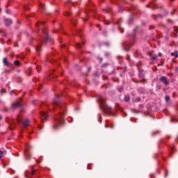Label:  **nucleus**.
<instances>
[{"instance_id": "obj_1", "label": "nucleus", "mask_w": 178, "mask_h": 178, "mask_svg": "<svg viewBox=\"0 0 178 178\" xmlns=\"http://www.w3.org/2000/svg\"><path fill=\"white\" fill-rule=\"evenodd\" d=\"M98 101L99 102L100 108H102L104 112H106V113L111 115V113H112V107L106 105V103H105L106 101L105 100V98L100 96L98 97Z\"/></svg>"}, {"instance_id": "obj_2", "label": "nucleus", "mask_w": 178, "mask_h": 178, "mask_svg": "<svg viewBox=\"0 0 178 178\" xmlns=\"http://www.w3.org/2000/svg\"><path fill=\"white\" fill-rule=\"evenodd\" d=\"M64 116L65 114L60 113L59 115L55 118V124L53 127L55 130H58L59 126H62V124L65 123Z\"/></svg>"}, {"instance_id": "obj_3", "label": "nucleus", "mask_w": 178, "mask_h": 178, "mask_svg": "<svg viewBox=\"0 0 178 178\" xmlns=\"http://www.w3.org/2000/svg\"><path fill=\"white\" fill-rule=\"evenodd\" d=\"M17 121L18 122V123H22L24 127H27V126L30 124V120L26 119L23 121V118L21 115L17 117Z\"/></svg>"}, {"instance_id": "obj_4", "label": "nucleus", "mask_w": 178, "mask_h": 178, "mask_svg": "<svg viewBox=\"0 0 178 178\" xmlns=\"http://www.w3.org/2000/svg\"><path fill=\"white\" fill-rule=\"evenodd\" d=\"M40 119L42 122H44V120H47L48 119V114L45 112H40Z\"/></svg>"}, {"instance_id": "obj_5", "label": "nucleus", "mask_w": 178, "mask_h": 178, "mask_svg": "<svg viewBox=\"0 0 178 178\" xmlns=\"http://www.w3.org/2000/svg\"><path fill=\"white\" fill-rule=\"evenodd\" d=\"M160 81L163 83L165 86H168V84H169V82L168 81V79L165 78V76H162L160 79Z\"/></svg>"}, {"instance_id": "obj_6", "label": "nucleus", "mask_w": 178, "mask_h": 178, "mask_svg": "<svg viewBox=\"0 0 178 178\" xmlns=\"http://www.w3.org/2000/svg\"><path fill=\"white\" fill-rule=\"evenodd\" d=\"M4 24H5V26H10V24H12V19H6L4 20Z\"/></svg>"}, {"instance_id": "obj_7", "label": "nucleus", "mask_w": 178, "mask_h": 178, "mask_svg": "<svg viewBox=\"0 0 178 178\" xmlns=\"http://www.w3.org/2000/svg\"><path fill=\"white\" fill-rule=\"evenodd\" d=\"M22 106V103L17 102L13 104V108H20Z\"/></svg>"}, {"instance_id": "obj_8", "label": "nucleus", "mask_w": 178, "mask_h": 178, "mask_svg": "<svg viewBox=\"0 0 178 178\" xmlns=\"http://www.w3.org/2000/svg\"><path fill=\"white\" fill-rule=\"evenodd\" d=\"M3 63L5 65V66H10V63L8 62V58L6 57L3 58Z\"/></svg>"}, {"instance_id": "obj_9", "label": "nucleus", "mask_w": 178, "mask_h": 178, "mask_svg": "<svg viewBox=\"0 0 178 178\" xmlns=\"http://www.w3.org/2000/svg\"><path fill=\"white\" fill-rule=\"evenodd\" d=\"M42 32L44 33V34L45 35L44 38V42H46V41L48 40V33H47L45 31V29H42Z\"/></svg>"}, {"instance_id": "obj_10", "label": "nucleus", "mask_w": 178, "mask_h": 178, "mask_svg": "<svg viewBox=\"0 0 178 178\" xmlns=\"http://www.w3.org/2000/svg\"><path fill=\"white\" fill-rule=\"evenodd\" d=\"M171 56H174L175 58H178L177 51H175L170 54Z\"/></svg>"}, {"instance_id": "obj_11", "label": "nucleus", "mask_w": 178, "mask_h": 178, "mask_svg": "<svg viewBox=\"0 0 178 178\" xmlns=\"http://www.w3.org/2000/svg\"><path fill=\"white\" fill-rule=\"evenodd\" d=\"M105 127H109L110 129H114L115 128V125H113V124H111V125H109L108 124V122H106V125H105Z\"/></svg>"}, {"instance_id": "obj_12", "label": "nucleus", "mask_w": 178, "mask_h": 178, "mask_svg": "<svg viewBox=\"0 0 178 178\" xmlns=\"http://www.w3.org/2000/svg\"><path fill=\"white\" fill-rule=\"evenodd\" d=\"M40 8L42 10H45V6L44 5V3H40Z\"/></svg>"}, {"instance_id": "obj_13", "label": "nucleus", "mask_w": 178, "mask_h": 178, "mask_svg": "<svg viewBox=\"0 0 178 178\" xmlns=\"http://www.w3.org/2000/svg\"><path fill=\"white\" fill-rule=\"evenodd\" d=\"M84 42H82V43H77L76 45V48H81V47H83V45H84Z\"/></svg>"}, {"instance_id": "obj_14", "label": "nucleus", "mask_w": 178, "mask_h": 178, "mask_svg": "<svg viewBox=\"0 0 178 178\" xmlns=\"http://www.w3.org/2000/svg\"><path fill=\"white\" fill-rule=\"evenodd\" d=\"M37 52H40L41 51V44H39L36 47Z\"/></svg>"}, {"instance_id": "obj_15", "label": "nucleus", "mask_w": 178, "mask_h": 178, "mask_svg": "<svg viewBox=\"0 0 178 178\" xmlns=\"http://www.w3.org/2000/svg\"><path fill=\"white\" fill-rule=\"evenodd\" d=\"M14 65H15V66H20V63L19 62V60H15V61L14 62Z\"/></svg>"}, {"instance_id": "obj_16", "label": "nucleus", "mask_w": 178, "mask_h": 178, "mask_svg": "<svg viewBox=\"0 0 178 178\" xmlns=\"http://www.w3.org/2000/svg\"><path fill=\"white\" fill-rule=\"evenodd\" d=\"M124 101H126L127 102H129V101H130V97L125 96L124 97Z\"/></svg>"}, {"instance_id": "obj_17", "label": "nucleus", "mask_w": 178, "mask_h": 178, "mask_svg": "<svg viewBox=\"0 0 178 178\" xmlns=\"http://www.w3.org/2000/svg\"><path fill=\"white\" fill-rule=\"evenodd\" d=\"M29 175H30L31 176H34V175H35V170H33L29 173Z\"/></svg>"}, {"instance_id": "obj_18", "label": "nucleus", "mask_w": 178, "mask_h": 178, "mask_svg": "<svg viewBox=\"0 0 178 178\" xmlns=\"http://www.w3.org/2000/svg\"><path fill=\"white\" fill-rule=\"evenodd\" d=\"M170 99V97H169V96H165V100L166 102H169Z\"/></svg>"}, {"instance_id": "obj_19", "label": "nucleus", "mask_w": 178, "mask_h": 178, "mask_svg": "<svg viewBox=\"0 0 178 178\" xmlns=\"http://www.w3.org/2000/svg\"><path fill=\"white\" fill-rule=\"evenodd\" d=\"M151 59H152V60H156L158 59V57L156 56H152Z\"/></svg>"}, {"instance_id": "obj_20", "label": "nucleus", "mask_w": 178, "mask_h": 178, "mask_svg": "<svg viewBox=\"0 0 178 178\" xmlns=\"http://www.w3.org/2000/svg\"><path fill=\"white\" fill-rule=\"evenodd\" d=\"M139 76L141 78L144 77V74H143L140 70H139Z\"/></svg>"}, {"instance_id": "obj_21", "label": "nucleus", "mask_w": 178, "mask_h": 178, "mask_svg": "<svg viewBox=\"0 0 178 178\" xmlns=\"http://www.w3.org/2000/svg\"><path fill=\"white\" fill-rule=\"evenodd\" d=\"M53 105H55L56 106L59 105V102L58 101H54V103H53Z\"/></svg>"}, {"instance_id": "obj_22", "label": "nucleus", "mask_w": 178, "mask_h": 178, "mask_svg": "<svg viewBox=\"0 0 178 178\" xmlns=\"http://www.w3.org/2000/svg\"><path fill=\"white\" fill-rule=\"evenodd\" d=\"M141 101V98L137 97L136 99L135 100V102H140Z\"/></svg>"}, {"instance_id": "obj_23", "label": "nucleus", "mask_w": 178, "mask_h": 178, "mask_svg": "<svg viewBox=\"0 0 178 178\" xmlns=\"http://www.w3.org/2000/svg\"><path fill=\"white\" fill-rule=\"evenodd\" d=\"M3 156V152L0 151V159Z\"/></svg>"}, {"instance_id": "obj_24", "label": "nucleus", "mask_w": 178, "mask_h": 178, "mask_svg": "<svg viewBox=\"0 0 178 178\" xmlns=\"http://www.w3.org/2000/svg\"><path fill=\"white\" fill-rule=\"evenodd\" d=\"M6 73H10V71L5 70V71L3 72V74H5Z\"/></svg>"}, {"instance_id": "obj_25", "label": "nucleus", "mask_w": 178, "mask_h": 178, "mask_svg": "<svg viewBox=\"0 0 178 178\" xmlns=\"http://www.w3.org/2000/svg\"><path fill=\"white\" fill-rule=\"evenodd\" d=\"M25 176H26V177H29V172H25Z\"/></svg>"}, {"instance_id": "obj_26", "label": "nucleus", "mask_w": 178, "mask_h": 178, "mask_svg": "<svg viewBox=\"0 0 178 178\" xmlns=\"http://www.w3.org/2000/svg\"><path fill=\"white\" fill-rule=\"evenodd\" d=\"M175 31H176L177 33H178V27H175Z\"/></svg>"}, {"instance_id": "obj_27", "label": "nucleus", "mask_w": 178, "mask_h": 178, "mask_svg": "<svg viewBox=\"0 0 178 178\" xmlns=\"http://www.w3.org/2000/svg\"><path fill=\"white\" fill-rule=\"evenodd\" d=\"M168 170L165 171V177H168Z\"/></svg>"}, {"instance_id": "obj_28", "label": "nucleus", "mask_w": 178, "mask_h": 178, "mask_svg": "<svg viewBox=\"0 0 178 178\" xmlns=\"http://www.w3.org/2000/svg\"><path fill=\"white\" fill-rule=\"evenodd\" d=\"M171 122H175V118L173 117L171 118Z\"/></svg>"}, {"instance_id": "obj_29", "label": "nucleus", "mask_w": 178, "mask_h": 178, "mask_svg": "<svg viewBox=\"0 0 178 178\" xmlns=\"http://www.w3.org/2000/svg\"><path fill=\"white\" fill-rule=\"evenodd\" d=\"M36 69H37L38 72H40V67L37 66Z\"/></svg>"}, {"instance_id": "obj_30", "label": "nucleus", "mask_w": 178, "mask_h": 178, "mask_svg": "<svg viewBox=\"0 0 178 178\" xmlns=\"http://www.w3.org/2000/svg\"><path fill=\"white\" fill-rule=\"evenodd\" d=\"M36 27H40V23L36 24Z\"/></svg>"}, {"instance_id": "obj_31", "label": "nucleus", "mask_w": 178, "mask_h": 178, "mask_svg": "<svg viewBox=\"0 0 178 178\" xmlns=\"http://www.w3.org/2000/svg\"><path fill=\"white\" fill-rule=\"evenodd\" d=\"M158 56H162V53H159Z\"/></svg>"}, {"instance_id": "obj_32", "label": "nucleus", "mask_w": 178, "mask_h": 178, "mask_svg": "<svg viewBox=\"0 0 178 178\" xmlns=\"http://www.w3.org/2000/svg\"><path fill=\"white\" fill-rule=\"evenodd\" d=\"M1 92H6L5 89H2V90H1Z\"/></svg>"}, {"instance_id": "obj_33", "label": "nucleus", "mask_w": 178, "mask_h": 178, "mask_svg": "<svg viewBox=\"0 0 178 178\" xmlns=\"http://www.w3.org/2000/svg\"><path fill=\"white\" fill-rule=\"evenodd\" d=\"M65 16H69V13L65 14Z\"/></svg>"}, {"instance_id": "obj_34", "label": "nucleus", "mask_w": 178, "mask_h": 178, "mask_svg": "<svg viewBox=\"0 0 178 178\" xmlns=\"http://www.w3.org/2000/svg\"><path fill=\"white\" fill-rule=\"evenodd\" d=\"M0 120H2V116L0 115Z\"/></svg>"}, {"instance_id": "obj_35", "label": "nucleus", "mask_w": 178, "mask_h": 178, "mask_svg": "<svg viewBox=\"0 0 178 178\" xmlns=\"http://www.w3.org/2000/svg\"><path fill=\"white\" fill-rule=\"evenodd\" d=\"M14 47H17V44H15Z\"/></svg>"}, {"instance_id": "obj_36", "label": "nucleus", "mask_w": 178, "mask_h": 178, "mask_svg": "<svg viewBox=\"0 0 178 178\" xmlns=\"http://www.w3.org/2000/svg\"><path fill=\"white\" fill-rule=\"evenodd\" d=\"M143 81H145V80L143 79V80L140 81V82H143Z\"/></svg>"}, {"instance_id": "obj_37", "label": "nucleus", "mask_w": 178, "mask_h": 178, "mask_svg": "<svg viewBox=\"0 0 178 178\" xmlns=\"http://www.w3.org/2000/svg\"><path fill=\"white\" fill-rule=\"evenodd\" d=\"M119 91H120V92L122 91V89H120Z\"/></svg>"}, {"instance_id": "obj_38", "label": "nucleus", "mask_w": 178, "mask_h": 178, "mask_svg": "<svg viewBox=\"0 0 178 178\" xmlns=\"http://www.w3.org/2000/svg\"><path fill=\"white\" fill-rule=\"evenodd\" d=\"M40 23H42V24H44V22H40Z\"/></svg>"}, {"instance_id": "obj_39", "label": "nucleus", "mask_w": 178, "mask_h": 178, "mask_svg": "<svg viewBox=\"0 0 178 178\" xmlns=\"http://www.w3.org/2000/svg\"><path fill=\"white\" fill-rule=\"evenodd\" d=\"M0 12H1V8H0Z\"/></svg>"}]
</instances>
